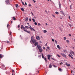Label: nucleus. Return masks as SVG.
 Returning a JSON list of instances; mask_svg holds the SVG:
<instances>
[{
  "instance_id": "13d9d810",
  "label": "nucleus",
  "mask_w": 75,
  "mask_h": 75,
  "mask_svg": "<svg viewBox=\"0 0 75 75\" xmlns=\"http://www.w3.org/2000/svg\"><path fill=\"white\" fill-rule=\"evenodd\" d=\"M33 1H34V3L36 2V1H35L34 0H33Z\"/></svg>"
},
{
  "instance_id": "423d86ee",
  "label": "nucleus",
  "mask_w": 75,
  "mask_h": 75,
  "mask_svg": "<svg viewBox=\"0 0 75 75\" xmlns=\"http://www.w3.org/2000/svg\"><path fill=\"white\" fill-rule=\"evenodd\" d=\"M70 54H71V55H72V56H73V55H72V53L73 55H74V51H71V52H70Z\"/></svg>"
},
{
  "instance_id": "4468645a",
  "label": "nucleus",
  "mask_w": 75,
  "mask_h": 75,
  "mask_svg": "<svg viewBox=\"0 0 75 75\" xmlns=\"http://www.w3.org/2000/svg\"><path fill=\"white\" fill-rule=\"evenodd\" d=\"M69 57H70L71 59H74V57H72L71 56V55L70 54H69Z\"/></svg>"
},
{
  "instance_id": "2eb2a0df",
  "label": "nucleus",
  "mask_w": 75,
  "mask_h": 75,
  "mask_svg": "<svg viewBox=\"0 0 75 75\" xmlns=\"http://www.w3.org/2000/svg\"><path fill=\"white\" fill-rule=\"evenodd\" d=\"M57 48H58L59 50L61 49V47H59V45H57Z\"/></svg>"
},
{
  "instance_id": "72a5a7b5",
  "label": "nucleus",
  "mask_w": 75,
  "mask_h": 75,
  "mask_svg": "<svg viewBox=\"0 0 75 75\" xmlns=\"http://www.w3.org/2000/svg\"><path fill=\"white\" fill-rule=\"evenodd\" d=\"M34 24H35V25H37V22H35Z\"/></svg>"
},
{
  "instance_id": "e433bc0d",
  "label": "nucleus",
  "mask_w": 75,
  "mask_h": 75,
  "mask_svg": "<svg viewBox=\"0 0 75 75\" xmlns=\"http://www.w3.org/2000/svg\"><path fill=\"white\" fill-rule=\"evenodd\" d=\"M67 42L68 43H69V40H67Z\"/></svg>"
},
{
  "instance_id": "0eeeda50",
  "label": "nucleus",
  "mask_w": 75,
  "mask_h": 75,
  "mask_svg": "<svg viewBox=\"0 0 75 75\" xmlns=\"http://www.w3.org/2000/svg\"><path fill=\"white\" fill-rule=\"evenodd\" d=\"M37 47L38 48V49H40V48H41V45H38L37 46Z\"/></svg>"
},
{
  "instance_id": "1a4fd4ad",
  "label": "nucleus",
  "mask_w": 75,
  "mask_h": 75,
  "mask_svg": "<svg viewBox=\"0 0 75 75\" xmlns=\"http://www.w3.org/2000/svg\"><path fill=\"white\" fill-rule=\"evenodd\" d=\"M39 50L40 52H42L43 50L42 49L40 48L39 49Z\"/></svg>"
},
{
  "instance_id": "e2e57ef3",
  "label": "nucleus",
  "mask_w": 75,
  "mask_h": 75,
  "mask_svg": "<svg viewBox=\"0 0 75 75\" xmlns=\"http://www.w3.org/2000/svg\"><path fill=\"white\" fill-rule=\"evenodd\" d=\"M45 24H46V25H48V24H47V23H46Z\"/></svg>"
},
{
  "instance_id": "39448f33",
  "label": "nucleus",
  "mask_w": 75,
  "mask_h": 75,
  "mask_svg": "<svg viewBox=\"0 0 75 75\" xmlns=\"http://www.w3.org/2000/svg\"><path fill=\"white\" fill-rule=\"evenodd\" d=\"M50 57H51V55H50L49 54L47 55V58L49 60H50L51 59L50 58Z\"/></svg>"
},
{
  "instance_id": "bf43d9fd",
  "label": "nucleus",
  "mask_w": 75,
  "mask_h": 75,
  "mask_svg": "<svg viewBox=\"0 0 75 75\" xmlns=\"http://www.w3.org/2000/svg\"><path fill=\"white\" fill-rule=\"evenodd\" d=\"M9 26V24H8L7 25V27H8Z\"/></svg>"
},
{
  "instance_id": "4d7b16f0",
  "label": "nucleus",
  "mask_w": 75,
  "mask_h": 75,
  "mask_svg": "<svg viewBox=\"0 0 75 75\" xmlns=\"http://www.w3.org/2000/svg\"><path fill=\"white\" fill-rule=\"evenodd\" d=\"M29 21H31V18H29Z\"/></svg>"
},
{
  "instance_id": "c9c22d12",
  "label": "nucleus",
  "mask_w": 75,
  "mask_h": 75,
  "mask_svg": "<svg viewBox=\"0 0 75 75\" xmlns=\"http://www.w3.org/2000/svg\"><path fill=\"white\" fill-rule=\"evenodd\" d=\"M59 71H61V69L60 68H59Z\"/></svg>"
},
{
  "instance_id": "bb28decb",
  "label": "nucleus",
  "mask_w": 75,
  "mask_h": 75,
  "mask_svg": "<svg viewBox=\"0 0 75 75\" xmlns=\"http://www.w3.org/2000/svg\"><path fill=\"white\" fill-rule=\"evenodd\" d=\"M55 14H59V13L58 12H55Z\"/></svg>"
},
{
  "instance_id": "69168bd1",
  "label": "nucleus",
  "mask_w": 75,
  "mask_h": 75,
  "mask_svg": "<svg viewBox=\"0 0 75 75\" xmlns=\"http://www.w3.org/2000/svg\"><path fill=\"white\" fill-rule=\"evenodd\" d=\"M33 18H36V17H35V16H34Z\"/></svg>"
},
{
  "instance_id": "a18cd8bd",
  "label": "nucleus",
  "mask_w": 75,
  "mask_h": 75,
  "mask_svg": "<svg viewBox=\"0 0 75 75\" xmlns=\"http://www.w3.org/2000/svg\"><path fill=\"white\" fill-rule=\"evenodd\" d=\"M69 26H70V27H72V26L71 25V24H69Z\"/></svg>"
},
{
  "instance_id": "dca6fc26",
  "label": "nucleus",
  "mask_w": 75,
  "mask_h": 75,
  "mask_svg": "<svg viewBox=\"0 0 75 75\" xmlns=\"http://www.w3.org/2000/svg\"><path fill=\"white\" fill-rule=\"evenodd\" d=\"M4 57V55H3L0 54V58H3V57Z\"/></svg>"
},
{
  "instance_id": "0e129e2a",
  "label": "nucleus",
  "mask_w": 75,
  "mask_h": 75,
  "mask_svg": "<svg viewBox=\"0 0 75 75\" xmlns=\"http://www.w3.org/2000/svg\"><path fill=\"white\" fill-rule=\"evenodd\" d=\"M45 47H43V49H45Z\"/></svg>"
},
{
  "instance_id": "393cba45",
  "label": "nucleus",
  "mask_w": 75,
  "mask_h": 75,
  "mask_svg": "<svg viewBox=\"0 0 75 75\" xmlns=\"http://www.w3.org/2000/svg\"><path fill=\"white\" fill-rule=\"evenodd\" d=\"M43 32L44 33H46L47 32V31L46 30H44L43 31Z\"/></svg>"
},
{
  "instance_id": "58836bf2",
  "label": "nucleus",
  "mask_w": 75,
  "mask_h": 75,
  "mask_svg": "<svg viewBox=\"0 0 75 75\" xmlns=\"http://www.w3.org/2000/svg\"><path fill=\"white\" fill-rule=\"evenodd\" d=\"M18 4H16V7H18Z\"/></svg>"
},
{
  "instance_id": "9d476101",
  "label": "nucleus",
  "mask_w": 75,
  "mask_h": 75,
  "mask_svg": "<svg viewBox=\"0 0 75 75\" xmlns=\"http://www.w3.org/2000/svg\"><path fill=\"white\" fill-rule=\"evenodd\" d=\"M31 40H30V43L31 44H33V43L31 42V41H32V40H33V38H34V37H33V36H32L31 37Z\"/></svg>"
},
{
  "instance_id": "473e14b6",
  "label": "nucleus",
  "mask_w": 75,
  "mask_h": 75,
  "mask_svg": "<svg viewBox=\"0 0 75 75\" xmlns=\"http://www.w3.org/2000/svg\"><path fill=\"white\" fill-rule=\"evenodd\" d=\"M54 41H55L56 44H57V41L56 40H55Z\"/></svg>"
},
{
  "instance_id": "cd10ccee",
  "label": "nucleus",
  "mask_w": 75,
  "mask_h": 75,
  "mask_svg": "<svg viewBox=\"0 0 75 75\" xmlns=\"http://www.w3.org/2000/svg\"><path fill=\"white\" fill-rule=\"evenodd\" d=\"M12 34V32H11V31H10V33L9 34L10 36V35H11Z\"/></svg>"
},
{
  "instance_id": "20e7f679",
  "label": "nucleus",
  "mask_w": 75,
  "mask_h": 75,
  "mask_svg": "<svg viewBox=\"0 0 75 75\" xmlns=\"http://www.w3.org/2000/svg\"><path fill=\"white\" fill-rule=\"evenodd\" d=\"M36 42V40L34 39H33L32 40L31 42H32V44H34Z\"/></svg>"
},
{
  "instance_id": "4c0bfd02",
  "label": "nucleus",
  "mask_w": 75,
  "mask_h": 75,
  "mask_svg": "<svg viewBox=\"0 0 75 75\" xmlns=\"http://www.w3.org/2000/svg\"><path fill=\"white\" fill-rule=\"evenodd\" d=\"M47 48L48 50H50V47H47Z\"/></svg>"
},
{
  "instance_id": "412c9836",
  "label": "nucleus",
  "mask_w": 75,
  "mask_h": 75,
  "mask_svg": "<svg viewBox=\"0 0 75 75\" xmlns=\"http://www.w3.org/2000/svg\"><path fill=\"white\" fill-rule=\"evenodd\" d=\"M52 59L53 60V61H57V59H54V58H52Z\"/></svg>"
},
{
  "instance_id": "680f3d73",
  "label": "nucleus",
  "mask_w": 75,
  "mask_h": 75,
  "mask_svg": "<svg viewBox=\"0 0 75 75\" xmlns=\"http://www.w3.org/2000/svg\"><path fill=\"white\" fill-rule=\"evenodd\" d=\"M25 5H27V3H26V2H25Z\"/></svg>"
},
{
  "instance_id": "a878e982",
  "label": "nucleus",
  "mask_w": 75,
  "mask_h": 75,
  "mask_svg": "<svg viewBox=\"0 0 75 75\" xmlns=\"http://www.w3.org/2000/svg\"><path fill=\"white\" fill-rule=\"evenodd\" d=\"M52 67V65L51 64H50L49 65V68H51Z\"/></svg>"
},
{
  "instance_id": "9b49d317",
  "label": "nucleus",
  "mask_w": 75,
  "mask_h": 75,
  "mask_svg": "<svg viewBox=\"0 0 75 75\" xmlns=\"http://www.w3.org/2000/svg\"><path fill=\"white\" fill-rule=\"evenodd\" d=\"M36 39L38 40H40V37L38 36L36 37Z\"/></svg>"
},
{
  "instance_id": "09e8293b",
  "label": "nucleus",
  "mask_w": 75,
  "mask_h": 75,
  "mask_svg": "<svg viewBox=\"0 0 75 75\" xmlns=\"http://www.w3.org/2000/svg\"><path fill=\"white\" fill-rule=\"evenodd\" d=\"M31 13L32 15V16H34V14H33V12H31Z\"/></svg>"
},
{
  "instance_id": "f257e3e1",
  "label": "nucleus",
  "mask_w": 75,
  "mask_h": 75,
  "mask_svg": "<svg viewBox=\"0 0 75 75\" xmlns=\"http://www.w3.org/2000/svg\"><path fill=\"white\" fill-rule=\"evenodd\" d=\"M21 29L22 30L23 28V30L24 31H25V32H27V33H28L29 34H30L31 33V32H30V31H27V29H25V28L24 26H23V25H22L21 26Z\"/></svg>"
},
{
  "instance_id": "052dcab7",
  "label": "nucleus",
  "mask_w": 75,
  "mask_h": 75,
  "mask_svg": "<svg viewBox=\"0 0 75 75\" xmlns=\"http://www.w3.org/2000/svg\"><path fill=\"white\" fill-rule=\"evenodd\" d=\"M7 43H9V42H9L8 41H7Z\"/></svg>"
},
{
  "instance_id": "f03ea898",
  "label": "nucleus",
  "mask_w": 75,
  "mask_h": 75,
  "mask_svg": "<svg viewBox=\"0 0 75 75\" xmlns=\"http://www.w3.org/2000/svg\"><path fill=\"white\" fill-rule=\"evenodd\" d=\"M42 56L43 58H44V59L45 60V62H47V59L45 57H44V54L43 53H42Z\"/></svg>"
},
{
  "instance_id": "6e6552de",
  "label": "nucleus",
  "mask_w": 75,
  "mask_h": 75,
  "mask_svg": "<svg viewBox=\"0 0 75 75\" xmlns=\"http://www.w3.org/2000/svg\"><path fill=\"white\" fill-rule=\"evenodd\" d=\"M29 28H30L31 31H35V30H34V28H33L32 27H29Z\"/></svg>"
},
{
  "instance_id": "f704fd0d",
  "label": "nucleus",
  "mask_w": 75,
  "mask_h": 75,
  "mask_svg": "<svg viewBox=\"0 0 75 75\" xmlns=\"http://www.w3.org/2000/svg\"><path fill=\"white\" fill-rule=\"evenodd\" d=\"M32 20L33 21V22H35V19H34L32 18Z\"/></svg>"
},
{
  "instance_id": "f3484780",
  "label": "nucleus",
  "mask_w": 75,
  "mask_h": 75,
  "mask_svg": "<svg viewBox=\"0 0 75 75\" xmlns=\"http://www.w3.org/2000/svg\"><path fill=\"white\" fill-rule=\"evenodd\" d=\"M6 2L7 4H8V3H9V1H8V0H6Z\"/></svg>"
},
{
  "instance_id": "8fccbe9b",
  "label": "nucleus",
  "mask_w": 75,
  "mask_h": 75,
  "mask_svg": "<svg viewBox=\"0 0 75 75\" xmlns=\"http://www.w3.org/2000/svg\"><path fill=\"white\" fill-rule=\"evenodd\" d=\"M52 41H53V42H54V40L53 39H52Z\"/></svg>"
},
{
  "instance_id": "7c9ffc66",
  "label": "nucleus",
  "mask_w": 75,
  "mask_h": 75,
  "mask_svg": "<svg viewBox=\"0 0 75 75\" xmlns=\"http://www.w3.org/2000/svg\"><path fill=\"white\" fill-rule=\"evenodd\" d=\"M57 56L58 57H59V58H60V57H61V56L59 55L58 54H57Z\"/></svg>"
},
{
  "instance_id": "37998d69",
  "label": "nucleus",
  "mask_w": 75,
  "mask_h": 75,
  "mask_svg": "<svg viewBox=\"0 0 75 75\" xmlns=\"http://www.w3.org/2000/svg\"><path fill=\"white\" fill-rule=\"evenodd\" d=\"M35 45H32V47H35Z\"/></svg>"
},
{
  "instance_id": "c756f323",
  "label": "nucleus",
  "mask_w": 75,
  "mask_h": 75,
  "mask_svg": "<svg viewBox=\"0 0 75 75\" xmlns=\"http://www.w3.org/2000/svg\"><path fill=\"white\" fill-rule=\"evenodd\" d=\"M28 6H29V7H31V4H29Z\"/></svg>"
},
{
  "instance_id": "6e6d98bb",
  "label": "nucleus",
  "mask_w": 75,
  "mask_h": 75,
  "mask_svg": "<svg viewBox=\"0 0 75 75\" xmlns=\"http://www.w3.org/2000/svg\"><path fill=\"white\" fill-rule=\"evenodd\" d=\"M69 35L70 37H71V35L70 34H69Z\"/></svg>"
},
{
  "instance_id": "5fc2aeb1",
  "label": "nucleus",
  "mask_w": 75,
  "mask_h": 75,
  "mask_svg": "<svg viewBox=\"0 0 75 75\" xmlns=\"http://www.w3.org/2000/svg\"><path fill=\"white\" fill-rule=\"evenodd\" d=\"M52 16H53V17H55V16L54 15H53V14H52Z\"/></svg>"
},
{
  "instance_id": "a19ab883",
  "label": "nucleus",
  "mask_w": 75,
  "mask_h": 75,
  "mask_svg": "<svg viewBox=\"0 0 75 75\" xmlns=\"http://www.w3.org/2000/svg\"><path fill=\"white\" fill-rule=\"evenodd\" d=\"M38 24L39 26H40V25H41V24L40 23H38Z\"/></svg>"
},
{
  "instance_id": "4be33fe9",
  "label": "nucleus",
  "mask_w": 75,
  "mask_h": 75,
  "mask_svg": "<svg viewBox=\"0 0 75 75\" xmlns=\"http://www.w3.org/2000/svg\"><path fill=\"white\" fill-rule=\"evenodd\" d=\"M63 51L64 52H66V53L68 52V51H67L66 50H64Z\"/></svg>"
},
{
  "instance_id": "aec40b11",
  "label": "nucleus",
  "mask_w": 75,
  "mask_h": 75,
  "mask_svg": "<svg viewBox=\"0 0 75 75\" xmlns=\"http://www.w3.org/2000/svg\"><path fill=\"white\" fill-rule=\"evenodd\" d=\"M12 37L11 36H10V37L9 38V40H12Z\"/></svg>"
},
{
  "instance_id": "2f4dec72",
  "label": "nucleus",
  "mask_w": 75,
  "mask_h": 75,
  "mask_svg": "<svg viewBox=\"0 0 75 75\" xmlns=\"http://www.w3.org/2000/svg\"><path fill=\"white\" fill-rule=\"evenodd\" d=\"M21 10L22 11H24V8H21Z\"/></svg>"
},
{
  "instance_id": "338daca9",
  "label": "nucleus",
  "mask_w": 75,
  "mask_h": 75,
  "mask_svg": "<svg viewBox=\"0 0 75 75\" xmlns=\"http://www.w3.org/2000/svg\"><path fill=\"white\" fill-rule=\"evenodd\" d=\"M71 5L70 6V8H71Z\"/></svg>"
},
{
  "instance_id": "3c124183",
  "label": "nucleus",
  "mask_w": 75,
  "mask_h": 75,
  "mask_svg": "<svg viewBox=\"0 0 75 75\" xmlns=\"http://www.w3.org/2000/svg\"><path fill=\"white\" fill-rule=\"evenodd\" d=\"M53 66H54V68H57V66H56L55 65H54Z\"/></svg>"
},
{
  "instance_id": "864d4df0",
  "label": "nucleus",
  "mask_w": 75,
  "mask_h": 75,
  "mask_svg": "<svg viewBox=\"0 0 75 75\" xmlns=\"http://www.w3.org/2000/svg\"><path fill=\"white\" fill-rule=\"evenodd\" d=\"M14 70H12V74H13V73H14Z\"/></svg>"
},
{
  "instance_id": "774afa93",
  "label": "nucleus",
  "mask_w": 75,
  "mask_h": 75,
  "mask_svg": "<svg viewBox=\"0 0 75 75\" xmlns=\"http://www.w3.org/2000/svg\"><path fill=\"white\" fill-rule=\"evenodd\" d=\"M45 12H46V13H47V11H46V10H45Z\"/></svg>"
},
{
  "instance_id": "c03bdc74",
  "label": "nucleus",
  "mask_w": 75,
  "mask_h": 75,
  "mask_svg": "<svg viewBox=\"0 0 75 75\" xmlns=\"http://www.w3.org/2000/svg\"><path fill=\"white\" fill-rule=\"evenodd\" d=\"M64 40H66V39H67V38H66V37H64Z\"/></svg>"
},
{
  "instance_id": "ea45409f",
  "label": "nucleus",
  "mask_w": 75,
  "mask_h": 75,
  "mask_svg": "<svg viewBox=\"0 0 75 75\" xmlns=\"http://www.w3.org/2000/svg\"><path fill=\"white\" fill-rule=\"evenodd\" d=\"M22 4H23V6H25V4H24V3L23 2H22Z\"/></svg>"
},
{
  "instance_id": "7ed1b4c3",
  "label": "nucleus",
  "mask_w": 75,
  "mask_h": 75,
  "mask_svg": "<svg viewBox=\"0 0 75 75\" xmlns=\"http://www.w3.org/2000/svg\"><path fill=\"white\" fill-rule=\"evenodd\" d=\"M60 55H62L63 57H65V58H67V56H66V55L64 54L61 53Z\"/></svg>"
},
{
  "instance_id": "ddd939ff",
  "label": "nucleus",
  "mask_w": 75,
  "mask_h": 75,
  "mask_svg": "<svg viewBox=\"0 0 75 75\" xmlns=\"http://www.w3.org/2000/svg\"><path fill=\"white\" fill-rule=\"evenodd\" d=\"M66 65L67 67H69L70 66V64L67 63V62L66 63Z\"/></svg>"
},
{
  "instance_id": "79ce46f5",
  "label": "nucleus",
  "mask_w": 75,
  "mask_h": 75,
  "mask_svg": "<svg viewBox=\"0 0 75 75\" xmlns=\"http://www.w3.org/2000/svg\"><path fill=\"white\" fill-rule=\"evenodd\" d=\"M69 20H71V16H69Z\"/></svg>"
},
{
  "instance_id": "a211bd4d",
  "label": "nucleus",
  "mask_w": 75,
  "mask_h": 75,
  "mask_svg": "<svg viewBox=\"0 0 75 75\" xmlns=\"http://www.w3.org/2000/svg\"><path fill=\"white\" fill-rule=\"evenodd\" d=\"M59 7L60 8H61V3H60V2L59 1Z\"/></svg>"
},
{
  "instance_id": "f8f14e48",
  "label": "nucleus",
  "mask_w": 75,
  "mask_h": 75,
  "mask_svg": "<svg viewBox=\"0 0 75 75\" xmlns=\"http://www.w3.org/2000/svg\"><path fill=\"white\" fill-rule=\"evenodd\" d=\"M38 43L37 42L34 43V45L35 46H37V45H38Z\"/></svg>"
},
{
  "instance_id": "49530a36",
  "label": "nucleus",
  "mask_w": 75,
  "mask_h": 75,
  "mask_svg": "<svg viewBox=\"0 0 75 75\" xmlns=\"http://www.w3.org/2000/svg\"><path fill=\"white\" fill-rule=\"evenodd\" d=\"M20 25H18V28H20Z\"/></svg>"
},
{
  "instance_id": "5701e85b",
  "label": "nucleus",
  "mask_w": 75,
  "mask_h": 75,
  "mask_svg": "<svg viewBox=\"0 0 75 75\" xmlns=\"http://www.w3.org/2000/svg\"><path fill=\"white\" fill-rule=\"evenodd\" d=\"M25 28H25H26L27 29H28V28H29V27L28 26H25V27H24Z\"/></svg>"
},
{
  "instance_id": "c85d7f7f",
  "label": "nucleus",
  "mask_w": 75,
  "mask_h": 75,
  "mask_svg": "<svg viewBox=\"0 0 75 75\" xmlns=\"http://www.w3.org/2000/svg\"><path fill=\"white\" fill-rule=\"evenodd\" d=\"M16 18H15V17H13V20H16Z\"/></svg>"
},
{
  "instance_id": "de8ad7c7",
  "label": "nucleus",
  "mask_w": 75,
  "mask_h": 75,
  "mask_svg": "<svg viewBox=\"0 0 75 75\" xmlns=\"http://www.w3.org/2000/svg\"><path fill=\"white\" fill-rule=\"evenodd\" d=\"M2 67H3V68H4V65H3L2 66Z\"/></svg>"
},
{
  "instance_id": "603ef678",
  "label": "nucleus",
  "mask_w": 75,
  "mask_h": 75,
  "mask_svg": "<svg viewBox=\"0 0 75 75\" xmlns=\"http://www.w3.org/2000/svg\"><path fill=\"white\" fill-rule=\"evenodd\" d=\"M41 55H39L38 56V57H40V58H41Z\"/></svg>"
},
{
  "instance_id": "b1692460",
  "label": "nucleus",
  "mask_w": 75,
  "mask_h": 75,
  "mask_svg": "<svg viewBox=\"0 0 75 75\" xmlns=\"http://www.w3.org/2000/svg\"><path fill=\"white\" fill-rule=\"evenodd\" d=\"M59 64L60 65L62 66V65H63V63L62 62H61Z\"/></svg>"
},
{
  "instance_id": "6ab92c4d",
  "label": "nucleus",
  "mask_w": 75,
  "mask_h": 75,
  "mask_svg": "<svg viewBox=\"0 0 75 75\" xmlns=\"http://www.w3.org/2000/svg\"><path fill=\"white\" fill-rule=\"evenodd\" d=\"M25 21H28V17H26L25 18Z\"/></svg>"
}]
</instances>
